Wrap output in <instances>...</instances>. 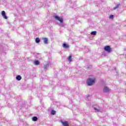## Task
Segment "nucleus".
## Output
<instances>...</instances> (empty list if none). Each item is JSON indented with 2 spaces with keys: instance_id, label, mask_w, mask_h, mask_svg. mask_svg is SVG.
Masks as SVG:
<instances>
[{
  "instance_id": "nucleus-1",
  "label": "nucleus",
  "mask_w": 126,
  "mask_h": 126,
  "mask_svg": "<svg viewBox=\"0 0 126 126\" xmlns=\"http://www.w3.org/2000/svg\"><path fill=\"white\" fill-rule=\"evenodd\" d=\"M54 17L56 20H58L59 21V22H60V26H62V27H64V24H63V17H59L57 15H54Z\"/></svg>"
},
{
  "instance_id": "nucleus-2",
  "label": "nucleus",
  "mask_w": 126,
  "mask_h": 126,
  "mask_svg": "<svg viewBox=\"0 0 126 126\" xmlns=\"http://www.w3.org/2000/svg\"><path fill=\"white\" fill-rule=\"evenodd\" d=\"M95 78H89L88 79L87 81V84L88 86H91V85H93L95 83Z\"/></svg>"
},
{
  "instance_id": "nucleus-3",
  "label": "nucleus",
  "mask_w": 126,
  "mask_h": 126,
  "mask_svg": "<svg viewBox=\"0 0 126 126\" xmlns=\"http://www.w3.org/2000/svg\"><path fill=\"white\" fill-rule=\"evenodd\" d=\"M52 66V63L51 62H47V63L44 65L43 68L44 70H48L50 67Z\"/></svg>"
},
{
  "instance_id": "nucleus-4",
  "label": "nucleus",
  "mask_w": 126,
  "mask_h": 126,
  "mask_svg": "<svg viewBox=\"0 0 126 126\" xmlns=\"http://www.w3.org/2000/svg\"><path fill=\"white\" fill-rule=\"evenodd\" d=\"M60 123H61V124H62V125L63 126H68V122L66 121H63V120H61L60 121Z\"/></svg>"
},
{
  "instance_id": "nucleus-5",
  "label": "nucleus",
  "mask_w": 126,
  "mask_h": 126,
  "mask_svg": "<svg viewBox=\"0 0 126 126\" xmlns=\"http://www.w3.org/2000/svg\"><path fill=\"white\" fill-rule=\"evenodd\" d=\"M104 50L107 53H111V51H112V49H111V47H110V46H106L104 47Z\"/></svg>"
},
{
  "instance_id": "nucleus-6",
  "label": "nucleus",
  "mask_w": 126,
  "mask_h": 126,
  "mask_svg": "<svg viewBox=\"0 0 126 126\" xmlns=\"http://www.w3.org/2000/svg\"><path fill=\"white\" fill-rule=\"evenodd\" d=\"M110 91H111V89H110V88H109V87H104L103 88V92H104L105 93H108V92H110Z\"/></svg>"
},
{
  "instance_id": "nucleus-7",
  "label": "nucleus",
  "mask_w": 126,
  "mask_h": 126,
  "mask_svg": "<svg viewBox=\"0 0 126 126\" xmlns=\"http://www.w3.org/2000/svg\"><path fill=\"white\" fill-rule=\"evenodd\" d=\"M1 15H2V17H3V18H4V19H7V16H6V15L5 14V11H2Z\"/></svg>"
},
{
  "instance_id": "nucleus-8",
  "label": "nucleus",
  "mask_w": 126,
  "mask_h": 126,
  "mask_svg": "<svg viewBox=\"0 0 126 126\" xmlns=\"http://www.w3.org/2000/svg\"><path fill=\"white\" fill-rule=\"evenodd\" d=\"M94 110L95 111V112H101V111H102V109H101V108H100L99 106L94 107Z\"/></svg>"
},
{
  "instance_id": "nucleus-9",
  "label": "nucleus",
  "mask_w": 126,
  "mask_h": 126,
  "mask_svg": "<svg viewBox=\"0 0 126 126\" xmlns=\"http://www.w3.org/2000/svg\"><path fill=\"white\" fill-rule=\"evenodd\" d=\"M42 40H43V43H44V44H48V38L45 37V38H43Z\"/></svg>"
},
{
  "instance_id": "nucleus-10",
  "label": "nucleus",
  "mask_w": 126,
  "mask_h": 126,
  "mask_svg": "<svg viewBox=\"0 0 126 126\" xmlns=\"http://www.w3.org/2000/svg\"><path fill=\"white\" fill-rule=\"evenodd\" d=\"M63 48H64V49H68L69 48L68 45L66 44V43H63Z\"/></svg>"
},
{
  "instance_id": "nucleus-11",
  "label": "nucleus",
  "mask_w": 126,
  "mask_h": 126,
  "mask_svg": "<svg viewBox=\"0 0 126 126\" xmlns=\"http://www.w3.org/2000/svg\"><path fill=\"white\" fill-rule=\"evenodd\" d=\"M32 121H33V122H37L38 121V118L36 116H34L32 118Z\"/></svg>"
},
{
  "instance_id": "nucleus-12",
  "label": "nucleus",
  "mask_w": 126,
  "mask_h": 126,
  "mask_svg": "<svg viewBox=\"0 0 126 126\" xmlns=\"http://www.w3.org/2000/svg\"><path fill=\"white\" fill-rule=\"evenodd\" d=\"M34 65H39L40 64V62L39 61H34Z\"/></svg>"
},
{
  "instance_id": "nucleus-13",
  "label": "nucleus",
  "mask_w": 126,
  "mask_h": 126,
  "mask_svg": "<svg viewBox=\"0 0 126 126\" xmlns=\"http://www.w3.org/2000/svg\"><path fill=\"white\" fill-rule=\"evenodd\" d=\"M21 78L22 77H21V76L20 75H18L16 77V80H18V81L21 80Z\"/></svg>"
},
{
  "instance_id": "nucleus-14",
  "label": "nucleus",
  "mask_w": 126,
  "mask_h": 126,
  "mask_svg": "<svg viewBox=\"0 0 126 126\" xmlns=\"http://www.w3.org/2000/svg\"><path fill=\"white\" fill-rule=\"evenodd\" d=\"M96 34H97V32L96 31H94V32H91V35H96Z\"/></svg>"
},
{
  "instance_id": "nucleus-15",
  "label": "nucleus",
  "mask_w": 126,
  "mask_h": 126,
  "mask_svg": "<svg viewBox=\"0 0 126 126\" xmlns=\"http://www.w3.org/2000/svg\"><path fill=\"white\" fill-rule=\"evenodd\" d=\"M40 41H41V40H40V38H39V37H36V39H35V42L36 43H40Z\"/></svg>"
},
{
  "instance_id": "nucleus-16",
  "label": "nucleus",
  "mask_w": 126,
  "mask_h": 126,
  "mask_svg": "<svg viewBox=\"0 0 126 126\" xmlns=\"http://www.w3.org/2000/svg\"><path fill=\"white\" fill-rule=\"evenodd\" d=\"M72 57L71 55H70L68 58V61L69 62V63H70V62H71L72 61V59H71Z\"/></svg>"
},
{
  "instance_id": "nucleus-17",
  "label": "nucleus",
  "mask_w": 126,
  "mask_h": 126,
  "mask_svg": "<svg viewBox=\"0 0 126 126\" xmlns=\"http://www.w3.org/2000/svg\"><path fill=\"white\" fill-rule=\"evenodd\" d=\"M120 5H121L120 4H118L116 5V6L113 8V9H117L119 8V7H120Z\"/></svg>"
},
{
  "instance_id": "nucleus-18",
  "label": "nucleus",
  "mask_w": 126,
  "mask_h": 126,
  "mask_svg": "<svg viewBox=\"0 0 126 126\" xmlns=\"http://www.w3.org/2000/svg\"><path fill=\"white\" fill-rule=\"evenodd\" d=\"M51 115H56V111L52 110L51 111Z\"/></svg>"
},
{
  "instance_id": "nucleus-19",
  "label": "nucleus",
  "mask_w": 126,
  "mask_h": 126,
  "mask_svg": "<svg viewBox=\"0 0 126 126\" xmlns=\"http://www.w3.org/2000/svg\"><path fill=\"white\" fill-rule=\"evenodd\" d=\"M113 18H114V15H111L109 16V19H113Z\"/></svg>"
}]
</instances>
